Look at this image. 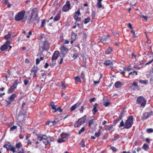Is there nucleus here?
<instances>
[{
	"instance_id": "nucleus-62",
	"label": "nucleus",
	"mask_w": 153,
	"mask_h": 153,
	"mask_svg": "<svg viewBox=\"0 0 153 153\" xmlns=\"http://www.w3.org/2000/svg\"><path fill=\"white\" fill-rule=\"evenodd\" d=\"M95 100V97H93L92 98H91V99L90 100H89V101L90 102H91L93 101H94Z\"/></svg>"
},
{
	"instance_id": "nucleus-1",
	"label": "nucleus",
	"mask_w": 153,
	"mask_h": 153,
	"mask_svg": "<svg viewBox=\"0 0 153 153\" xmlns=\"http://www.w3.org/2000/svg\"><path fill=\"white\" fill-rule=\"evenodd\" d=\"M39 18L38 16V10L36 8L33 9L30 15V18L28 19L27 23L28 24H33L39 21Z\"/></svg>"
},
{
	"instance_id": "nucleus-59",
	"label": "nucleus",
	"mask_w": 153,
	"mask_h": 153,
	"mask_svg": "<svg viewBox=\"0 0 153 153\" xmlns=\"http://www.w3.org/2000/svg\"><path fill=\"white\" fill-rule=\"evenodd\" d=\"M40 59H38V58L36 59V65L38 64L39 63V62H40Z\"/></svg>"
},
{
	"instance_id": "nucleus-40",
	"label": "nucleus",
	"mask_w": 153,
	"mask_h": 153,
	"mask_svg": "<svg viewBox=\"0 0 153 153\" xmlns=\"http://www.w3.org/2000/svg\"><path fill=\"white\" fill-rule=\"evenodd\" d=\"M11 146L10 145H9L7 144H4L3 146V147L6 148L7 150H9Z\"/></svg>"
},
{
	"instance_id": "nucleus-64",
	"label": "nucleus",
	"mask_w": 153,
	"mask_h": 153,
	"mask_svg": "<svg viewBox=\"0 0 153 153\" xmlns=\"http://www.w3.org/2000/svg\"><path fill=\"white\" fill-rule=\"evenodd\" d=\"M43 142L45 145H46L48 143L47 140H45V141L43 140Z\"/></svg>"
},
{
	"instance_id": "nucleus-21",
	"label": "nucleus",
	"mask_w": 153,
	"mask_h": 153,
	"mask_svg": "<svg viewBox=\"0 0 153 153\" xmlns=\"http://www.w3.org/2000/svg\"><path fill=\"white\" fill-rule=\"evenodd\" d=\"M76 35L75 33L74 32L72 31L71 33V39L73 40H75L76 39Z\"/></svg>"
},
{
	"instance_id": "nucleus-37",
	"label": "nucleus",
	"mask_w": 153,
	"mask_h": 153,
	"mask_svg": "<svg viewBox=\"0 0 153 153\" xmlns=\"http://www.w3.org/2000/svg\"><path fill=\"white\" fill-rule=\"evenodd\" d=\"M139 82L141 83L144 84L145 85H146L148 81L147 80H143L140 79L139 80Z\"/></svg>"
},
{
	"instance_id": "nucleus-4",
	"label": "nucleus",
	"mask_w": 153,
	"mask_h": 153,
	"mask_svg": "<svg viewBox=\"0 0 153 153\" xmlns=\"http://www.w3.org/2000/svg\"><path fill=\"white\" fill-rule=\"evenodd\" d=\"M49 48V43L46 41L43 42L42 45L39 47V49L41 52H42L45 51H48Z\"/></svg>"
},
{
	"instance_id": "nucleus-61",
	"label": "nucleus",
	"mask_w": 153,
	"mask_h": 153,
	"mask_svg": "<svg viewBox=\"0 0 153 153\" xmlns=\"http://www.w3.org/2000/svg\"><path fill=\"white\" fill-rule=\"evenodd\" d=\"M133 67L134 68L138 70H139L140 69V68L137 65H135Z\"/></svg>"
},
{
	"instance_id": "nucleus-42",
	"label": "nucleus",
	"mask_w": 153,
	"mask_h": 153,
	"mask_svg": "<svg viewBox=\"0 0 153 153\" xmlns=\"http://www.w3.org/2000/svg\"><path fill=\"white\" fill-rule=\"evenodd\" d=\"M81 78L84 82L85 80V74L83 72H82L81 74Z\"/></svg>"
},
{
	"instance_id": "nucleus-33",
	"label": "nucleus",
	"mask_w": 153,
	"mask_h": 153,
	"mask_svg": "<svg viewBox=\"0 0 153 153\" xmlns=\"http://www.w3.org/2000/svg\"><path fill=\"white\" fill-rule=\"evenodd\" d=\"M111 103L109 102L105 101L103 102V105L105 107H106L109 106L110 104Z\"/></svg>"
},
{
	"instance_id": "nucleus-23",
	"label": "nucleus",
	"mask_w": 153,
	"mask_h": 153,
	"mask_svg": "<svg viewBox=\"0 0 153 153\" xmlns=\"http://www.w3.org/2000/svg\"><path fill=\"white\" fill-rule=\"evenodd\" d=\"M60 15L59 14H57L53 19V20L54 22L57 21H58L60 19Z\"/></svg>"
},
{
	"instance_id": "nucleus-29",
	"label": "nucleus",
	"mask_w": 153,
	"mask_h": 153,
	"mask_svg": "<svg viewBox=\"0 0 153 153\" xmlns=\"http://www.w3.org/2000/svg\"><path fill=\"white\" fill-rule=\"evenodd\" d=\"M137 75V73L136 71H134L131 72H130L128 74V75H132L133 76L135 75Z\"/></svg>"
},
{
	"instance_id": "nucleus-26",
	"label": "nucleus",
	"mask_w": 153,
	"mask_h": 153,
	"mask_svg": "<svg viewBox=\"0 0 153 153\" xmlns=\"http://www.w3.org/2000/svg\"><path fill=\"white\" fill-rule=\"evenodd\" d=\"M107 37L105 36L104 37L101 39L100 41L103 44H105L106 43V41L107 40Z\"/></svg>"
},
{
	"instance_id": "nucleus-22",
	"label": "nucleus",
	"mask_w": 153,
	"mask_h": 153,
	"mask_svg": "<svg viewBox=\"0 0 153 153\" xmlns=\"http://www.w3.org/2000/svg\"><path fill=\"white\" fill-rule=\"evenodd\" d=\"M38 68L37 66H34L31 69L32 72L36 73L38 70Z\"/></svg>"
},
{
	"instance_id": "nucleus-27",
	"label": "nucleus",
	"mask_w": 153,
	"mask_h": 153,
	"mask_svg": "<svg viewBox=\"0 0 153 153\" xmlns=\"http://www.w3.org/2000/svg\"><path fill=\"white\" fill-rule=\"evenodd\" d=\"M24 117V116L23 115H19L18 116V120L20 121H21L22 120Z\"/></svg>"
},
{
	"instance_id": "nucleus-53",
	"label": "nucleus",
	"mask_w": 153,
	"mask_h": 153,
	"mask_svg": "<svg viewBox=\"0 0 153 153\" xmlns=\"http://www.w3.org/2000/svg\"><path fill=\"white\" fill-rule=\"evenodd\" d=\"M17 128V126H13L10 128V130L11 131L15 130Z\"/></svg>"
},
{
	"instance_id": "nucleus-10",
	"label": "nucleus",
	"mask_w": 153,
	"mask_h": 153,
	"mask_svg": "<svg viewBox=\"0 0 153 153\" xmlns=\"http://www.w3.org/2000/svg\"><path fill=\"white\" fill-rule=\"evenodd\" d=\"M70 5L69 2L67 1L66 3V4L64 5L62 8L63 11L64 12H67L70 9Z\"/></svg>"
},
{
	"instance_id": "nucleus-11",
	"label": "nucleus",
	"mask_w": 153,
	"mask_h": 153,
	"mask_svg": "<svg viewBox=\"0 0 153 153\" xmlns=\"http://www.w3.org/2000/svg\"><path fill=\"white\" fill-rule=\"evenodd\" d=\"M37 139L40 141H42L43 140H46L48 137L45 134H44L42 135L37 134Z\"/></svg>"
},
{
	"instance_id": "nucleus-18",
	"label": "nucleus",
	"mask_w": 153,
	"mask_h": 153,
	"mask_svg": "<svg viewBox=\"0 0 153 153\" xmlns=\"http://www.w3.org/2000/svg\"><path fill=\"white\" fill-rule=\"evenodd\" d=\"M112 48L111 47H109L105 51V53L106 54H111L112 51Z\"/></svg>"
},
{
	"instance_id": "nucleus-15",
	"label": "nucleus",
	"mask_w": 153,
	"mask_h": 153,
	"mask_svg": "<svg viewBox=\"0 0 153 153\" xmlns=\"http://www.w3.org/2000/svg\"><path fill=\"white\" fill-rule=\"evenodd\" d=\"M16 88V87L12 85L9 88L8 91L7 93L11 94L13 93Z\"/></svg>"
},
{
	"instance_id": "nucleus-32",
	"label": "nucleus",
	"mask_w": 153,
	"mask_h": 153,
	"mask_svg": "<svg viewBox=\"0 0 153 153\" xmlns=\"http://www.w3.org/2000/svg\"><path fill=\"white\" fill-rule=\"evenodd\" d=\"M92 111L94 112L93 113L94 114H95L98 111L97 107L95 106H94L93 108L92 109Z\"/></svg>"
},
{
	"instance_id": "nucleus-46",
	"label": "nucleus",
	"mask_w": 153,
	"mask_h": 153,
	"mask_svg": "<svg viewBox=\"0 0 153 153\" xmlns=\"http://www.w3.org/2000/svg\"><path fill=\"white\" fill-rule=\"evenodd\" d=\"M92 19H94V18L95 17L96 13L93 10H92Z\"/></svg>"
},
{
	"instance_id": "nucleus-17",
	"label": "nucleus",
	"mask_w": 153,
	"mask_h": 153,
	"mask_svg": "<svg viewBox=\"0 0 153 153\" xmlns=\"http://www.w3.org/2000/svg\"><path fill=\"white\" fill-rule=\"evenodd\" d=\"M104 64L106 66H108L111 65H112L113 62L110 60H105L104 63Z\"/></svg>"
},
{
	"instance_id": "nucleus-49",
	"label": "nucleus",
	"mask_w": 153,
	"mask_h": 153,
	"mask_svg": "<svg viewBox=\"0 0 153 153\" xmlns=\"http://www.w3.org/2000/svg\"><path fill=\"white\" fill-rule=\"evenodd\" d=\"M120 120L119 118H117L113 122V124L114 125H115Z\"/></svg>"
},
{
	"instance_id": "nucleus-54",
	"label": "nucleus",
	"mask_w": 153,
	"mask_h": 153,
	"mask_svg": "<svg viewBox=\"0 0 153 153\" xmlns=\"http://www.w3.org/2000/svg\"><path fill=\"white\" fill-rule=\"evenodd\" d=\"M24 85H27L29 83V80L27 79H25L24 81Z\"/></svg>"
},
{
	"instance_id": "nucleus-48",
	"label": "nucleus",
	"mask_w": 153,
	"mask_h": 153,
	"mask_svg": "<svg viewBox=\"0 0 153 153\" xmlns=\"http://www.w3.org/2000/svg\"><path fill=\"white\" fill-rule=\"evenodd\" d=\"M15 149L14 147L11 146L9 150L12 151L13 153H14L15 152Z\"/></svg>"
},
{
	"instance_id": "nucleus-38",
	"label": "nucleus",
	"mask_w": 153,
	"mask_h": 153,
	"mask_svg": "<svg viewBox=\"0 0 153 153\" xmlns=\"http://www.w3.org/2000/svg\"><path fill=\"white\" fill-rule=\"evenodd\" d=\"M63 138L62 137L61 138L57 140V142L59 143H61L65 141V140L63 139Z\"/></svg>"
},
{
	"instance_id": "nucleus-63",
	"label": "nucleus",
	"mask_w": 153,
	"mask_h": 153,
	"mask_svg": "<svg viewBox=\"0 0 153 153\" xmlns=\"http://www.w3.org/2000/svg\"><path fill=\"white\" fill-rule=\"evenodd\" d=\"M82 34L83 35V38L86 39L87 38V34L85 33H83Z\"/></svg>"
},
{
	"instance_id": "nucleus-5",
	"label": "nucleus",
	"mask_w": 153,
	"mask_h": 153,
	"mask_svg": "<svg viewBox=\"0 0 153 153\" xmlns=\"http://www.w3.org/2000/svg\"><path fill=\"white\" fill-rule=\"evenodd\" d=\"M25 13L26 12L25 10L19 12L15 17V19L16 20L19 21L22 20L24 19Z\"/></svg>"
},
{
	"instance_id": "nucleus-34",
	"label": "nucleus",
	"mask_w": 153,
	"mask_h": 153,
	"mask_svg": "<svg viewBox=\"0 0 153 153\" xmlns=\"http://www.w3.org/2000/svg\"><path fill=\"white\" fill-rule=\"evenodd\" d=\"M11 36V33L10 32H9L8 34L6 35L4 37V39L8 40Z\"/></svg>"
},
{
	"instance_id": "nucleus-31",
	"label": "nucleus",
	"mask_w": 153,
	"mask_h": 153,
	"mask_svg": "<svg viewBox=\"0 0 153 153\" xmlns=\"http://www.w3.org/2000/svg\"><path fill=\"white\" fill-rule=\"evenodd\" d=\"M90 20V17H88L86 18L84 20V23L85 24H86L88 23Z\"/></svg>"
},
{
	"instance_id": "nucleus-60",
	"label": "nucleus",
	"mask_w": 153,
	"mask_h": 153,
	"mask_svg": "<svg viewBox=\"0 0 153 153\" xmlns=\"http://www.w3.org/2000/svg\"><path fill=\"white\" fill-rule=\"evenodd\" d=\"M25 105H26V103L25 102H23L22 103V108L23 110H24V106Z\"/></svg>"
},
{
	"instance_id": "nucleus-13",
	"label": "nucleus",
	"mask_w": 153,
	"mask_h": 153,
	"mask_svg": "<svg viewBox=\"0 0 153 153\" xmlns=\"http://www.w3.org/2000/svg\"><path fill=\"white\" fill-rule=\"evenodd\" d=\"M123 83L119 81L116 82L114 84V86L115 88H118L121 87L123 85Z\"/></svg>"
},
{
	"instance_id": "nucleus-43",
	"label": "nucleus",
	"mask_w": 153,
	"mask_h": 153,
	"mask_svg": "<svg viewBox=\"0 0 153 153\" xmlns=\"http://www.w3.org/2000/svg\"><path fill=\"white\" fill-rule=\"evenodd\" d=\"M146 131L148 133H151L153 132V129L152 128H149L146 129Z\"/></svg>"
},
{
	"instance_id": "nucleus-57",
	"label": "nucleus",
	"mask_w": 153,
	"mask_h": 153,
	"mask_svg": "<svg viewBox=\"0 0 153 153\" xmlns=\"http://www.w3.org/2000/svg\"><path fill=\"white\" fill-rule=\"evenodd\" d=\"M45 19L42 20V22H41V27H44V24L45 23Z\"/></svg>"
},
{
	"instance_id": "nucleus-44",
	"label": "nucleus",
	"mask_w": 153,
	"mask_h": 153,
	"mask_svg": "<svg viewBox=\"0 0 153 153\" xmlns=\"http://www.w3.org/2000/svg\"><path fill=\"white\" fill-rule=\"evenodd\" d=\"M22 146L21 143L20 142H19L16 144V148L19 149Z\"/></svg>"
},
{
	"instance_id": "nucleus-3",
	"label": "nucleus",
	"mask_w": 153,
	"mask_h": 153,
	"mask_svg": "<svg viewBox=\"0 0 153 153\" xmlns=\"http://www.w3.org/2000/svg\"><path fill=\"white\" fill-rule=\"evenodd\" d=\"M136 102L137 104L144 108L146 105V100L143 96H140L137 98Z\"/></svg>"
},
{
	"instance_id": "nucleus-6",
	"label": "nucleus",
	"mask_w": 153,
	"mask_h": 153,
	"mask_svg": "<svg viewBox=\"0 0 153 153\" xmlns=\"http://www.w3.org/2000/svg\"><path fill=\"white\" fill-rule=\"evenodd\" d=\"M59 55V52L57 51H55L52 56L51 60L53 63L54 64L56 63V60L57 59Z\"/></svg>"
},
{
	"instance_id": "nucleus-45",
	"label": "nucleus",
	"mask_w": 153,
	"mask_h": 153,
	"mask_svg": "<svg viewBox=\"0 0 153 153\" xmlns=\"http://www.w3.org/2000/svg\"><path fill=\"white\" fill-rule=\"evenodd\" d=\"M110 149L114 152H116L118 151V150L116 148L113 146L111 147Z\"/></svg>"
},
{
	"instance_id": "nucleus-41",
	"label": "nucleus",
	"mask_w": 153,
	"mask_h": 153,
	"mask_svg": "<svg viewBox=\"0 0 153 153\" xmlns=\"http://www.w3.org/2000/svg\"><path fill=\"white\" fill-rule=\"evenodd\" d=\"M125 126V124H124V121L123 120H122L121 121L120 125L119 126V127H123Z\"/></svg>"
},
{
	"instance_id": "nucleus-30",
	"label": "nucleus",
	"mask_w": 153,
	"mask_h": 153,
	"mask_svg": "<svg viewBox=\"0 0 153 153\" xmlns=\"http://www.w3.org/2000/svg\"><path fill=\"white\" fill-rule=\"evenodd\" d=\"M51 122L53 123V125H55L58 123L59 120L58 119H56L54 121H51Z\"/></svg>"
},
{
	"instance_id": "nucleus-58",
	"label": "nucleus",
	"mask_w": 153,
	"mask_h": 153,
	"mask_svg": "<svg viewBox=\"0 0 153 153\" xmlns=\"http://www.w3.org/2000/svg\"><path fill=\"white\" fill-rule=\"evenodd\" d=\"M132 70L131 66H128L126 67V70L129 71Z\"/></svg>"
},
{
	"instance_id": "nucleus-52",
	"label": "nucleus",
	"mask_w": 153,
	"mask_h": 153,
	"mask_svg": "<svg viewBox=\"0 0 153 153\" xmlns=\"http://www.w3.org/2000/svg\"><path fill=\"white\" fill-rule=\"evenodd\" d=\"M81 146L82 147H84L85 145V142L84 141H82V142H81L80 143Z\"/></svg>"
},
{
	"instance_id": "nucleus-56",
	"label": "nucleus",
	"mask_w": 153,
	"mask_h": 153,
	"mask_svg": "<svg viewBox=\"0 0 153 153\" xmlns=\"http://www.w3.org/2000/svg\"><path fill=\"white\" fill-rule=\"evenodd\" d=\"M57 107V105H53V106L51 107V109H53L54 111H56V109Z\"/></svg>"
},
{
	"instance_id": "nucleus-50",
	"label": "nucleus",
	"mask_w": 153,
	"mask_h": 153,
	"mask_svg": "<svg viewBox=\"0 0 153 153\" xmlns=\"http://www.w3.org/2000/svg\"><path fill=\"white\" fill-rule=\"evenodd\" d=\"M108 128H107V130L108 131L111 130V129H112L113 125H109L108 126Z\"/></svg>"
},
{
	"instance_id": "nucleus-51",
	"label": "nucleus",
	"mask_w": 153,
	"mask_h": 153,
	"mask_svg": "<svg viewBox=\"0 0 153 153\" xmlns=\"http://www.w3.org/2000/svg\"><path fill=\"white\" fill-rule=\"evenodd\" d=\"M47 140L48 142V143L53 141V140L51 137H48Z\"/></svg>"
},
{
	"instance_id": "nucleus-28",
	"label": "nucleus",
	"mask_w": 153,
	"mask_h": 153,
	"mask_svg": "<svg viewBox=\"0 0 153 153\" xmlns=\"http://www.w3.org/2000/svg\"><path fill=\"white\" fill-rule=\"evenodd\" d=\"M96 6L98 8H101L102 7L101 2L97 1L96 4Z\"/></svg>"
},
{
	"instance_id": "nucleus-19",
	"label": "nucleus",
	"mask_w": 153,
	"mask_h": 153,
	"mask_svg": "<svg viewBox=\"0 0 153 153\" xmlns=\"http://www.w3.org/2000/svg\"><path fill=\"white\" fill-rule=\"evenodd\" d=\"M125 112V111L124 108L121 111L120 113V114L119 115V118L120 120H121L122 119V118L124 116V113Z\"/></svg>"
},
{
	"instance_id": "nucleus-25",
	"label": "nucleus",
	"mask_w": 153,
	"mask_h": 153,
	"mask_svg": "<svg viewBox=\"0 0 153 153\" xmlns=\"http://www.w3.org/2000/svg\"><path fill=\"white\" fill-rule=\"evenodd\" d=\"M143 148L146 151H147L149 149V147L148 145L146 144H144L143 145Z\"/></svg>"
},
{
	"instance_id": "nucleus-9",
	"label": "nucleus",
	"mask_w": 153,
	"mask_h": 153,
	"mask_svg": "<svg viewBox=\"0 0 153 153\" xmlns=\"http://www.w3.org/2000/svg\"><path fill=\"white\" fill-rule=\"evenodd\" d=\"M68 49L64 45H63L61 46L60 48L61 52L63 54V57H64L65 55L68 51Z\"/></svg>"
},
{
	"instance_id": "nucleus-20",
	"label": "nucleus",
	"mask_w": 153,
	"mask_h": 153,
	"mask_svg": "<svg viewBox=\"0 0 153 153\" xmlns=\"http://www.w3.org/2000/svg\"><path fill=\"white\" fill-rule=\"evenodd\" d=\"M16 96V94H14L11 95V96L8 98V100H10L13 101L14 100V99Z\"/></svg>"
},
{
	"instance_id": "nucleus-7",
	"label": "nucleus",
	"mask_w": 153,
	"mask_h": 153,
	"mask_svg": "<svg viewBox=\"0 0 153 153\" xmlns=\"http://www.w3.org/2000/svg\"><path fill=\"white\" fill-rule=\"evenodd\" d=\"M86 115H85L82 117L78 119L77 121V127L82 124L85 121L86 119Z\"/></svg>"
},
{
	"instance_id": "nucleus-2",
	"label": "nucleus",
	"mask_w": 153,
	"mask_h": 153,
	"mask_svg": "<svg viewBox=\"0 0 153 153\" xmlns=\"http://www.w3.org/2000/svg\"><path fill=\"white\" fill-rule=\"evenodd\" d=\"M133 118L132 116H130L128 117L125 123V126L123 127V129H128L130 128L133 124Z\"/></svg>"
},
{
	"instance_id": "nucleus-36",
	"label": "nucleus",
	"mask_w": 153,
	"mask_h": 153,
	"mask_svg": "<svg viewBox=\"0 0 153 153\" xmlns=\"http://www.w3.org/2000/svg\"><path fill=\"white\" fill-rule=\"evenodd\" d=\"M76 108V103L73 105L71 108V111H72L74 110Z\"/></svg>"
},
{
	"instance_id": "nucleus-14",
	"label": "nucleus",
	"mask_w": 153,
	"mask_h": 153,
	"mask_svg": "<svg viewBox=\"0 0 153 153\" xmlns=\"http://www.w3.org/2000/svg\"><path fill=\"white\" fill-rule=\"evenodd\" d=\"M149 114L148 112H146L143 113V116L142 117V119L143 120H145L147 119L150 117Z\"/></svg>"
},
{
	"instance_id": "nucleus-39",
	"label": "nucleus",
	"mask_w": 153,
	"mask_h": 153,
	"mask_svg": "<svg viewBox=\"0 0 153 153\" xmlns=\"http://www.w3.org/2000/svg\"><path fill=\"white\" fill-rule=\"evenodd\" d=\"M18 81L19 80L18 79L16 80L15 81L14 83L13 84V85L16 88L17 86L19 83Z\"/></svg>"
},
{
	"instance_id": "nucleus-12",
	"label": "nucleus",
	"mask_w": 153,
	"mask_h": 153,
	"mask_svg": "<svg viewBox=\"0 0 153 153\" xmlns=\"http://www.w3.org/2000/svg\"><path fill=\"white\" fill-rule=\"evenodd\" d=\"M10 45V42L8 41H7L5 44L2 46L1 48V50L4 51L6 50Z\"/></svg>"
},
{
	"instance_id": "nucleus-24",
	"label": "nucleus",
	"mask_w": 153,
	"mask_h": 153,
	"mask_svg": "<svg viewBox=\"0 0 153 153\" xmlns=\"http://www.w3.org/2000/svg\"><path fill=\"white\" fill-rule=\"evenodd\" d=\"M95 120V119H92L89 120L88 123V126L91 127V125L94 122Z\"/></svg>"
},
{
	"instance_id": "nucleus-35",
	"label": "nucleus",
	"mask_w": 153,
	"mask_h": 153,
	"mask_svg": "<svg viewBox=\"0 0 153 153\" xmlns=\"http://www.w3.org/2000/svg\"><path fill=\"white\" fill-rule=\"evenodd\" d=\"M59 111L60 112H62L63 110L62 109H61L60 107H59L57 108L56 109V111H53V113H55L57 111Z\"/></svg>"
},
{
	"instance_id": "nucleus-47",
	"label": "nucleus",
	"mask_w": 153,
	"mask_h": 153,
	"mask_svg": "<svg viewBox=\"0 0 153 153\" xmlns=\"http://www.w3.org/2000/svg\"><path fill=\"white\" fill-rule=\"evenodd\" d=\"M85 130V127H83L82 128L81 130L79 131L78 133L79 134H80L82 133Z\"/></svg>"
},
{
	"instance_id": "nucleus-16",
	"label": "nucleus",
	"mask_w": 153,
	"mask_h": 153,
	"mask_svg": "<svg viewBox=\"0 0 153 153\" xmlns=\"http://www.w3.org/2000/svg\"><path fill=\"white\" fill-rule=\"evenodd\" d=\"M61 137L63 138H66L68 139V137L70 136V134L67 133H65L62 132L61 135Z\"/></svg>"
},
{
	"instance_id": "nucleus-55",
	"label": "nucleus",
	"mask_w": 153,
	"mask_h": 153,
	"mask_svg": "<svg viewBox=\"0 0 153 153\" xmlns=\"http://www.w3.org/2000/svg\"><path fill=\"white\" fill-rule=\"evenodd\" d=\"M100 132H95V136L96 137H98L100 136Z\"/></svg>"
},
{
	"instance_id": "nucleus-8",
	"label": "nucleus",
	"mask_w": 153,
	"mask_h": 153,
	"mask_svg": "<svg viewBox=\"0 0 153 153\" xmlns=\"http://www.w3.org/2000/svg\"><path fill=\"white\" fill-rule=\"evenodd\" d=\"M130 88L132 90H137L139 91L140 90V87L138 85L137 83L135 82H134L132 85L130 87Z\"/></svg>"
}]
</instances>
